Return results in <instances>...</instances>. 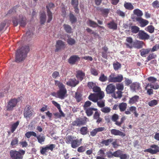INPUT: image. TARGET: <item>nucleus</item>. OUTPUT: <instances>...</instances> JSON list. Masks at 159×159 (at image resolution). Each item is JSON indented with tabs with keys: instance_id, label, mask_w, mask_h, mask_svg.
I'll return each mask as SVG.
<instances>
[{
	"instance_id": "aec40b11",
	"label": "nucleus",
	"mask_w": 159,
	"mask_h": 159,
	"mask_svg": "<svg viewBox=\"0 0 159 159\" xmlns=\"http://www.w3.org/2000/svg\"><path fill=\"white\" fill-rule=\"evenodd\" d=\"M76 76L78 80L81 81L85 76V74L81 70H78L76 72Z\"/></svg>"
},
{
	"instance_id": "6e6d98bb",
	"label": "nucleus",
	"mask_w": 159,
	"mask_h": 159,
	"mask_svg": "<svg viewBox=\"0 0 159 159\" xmlns=\"http://www.w3.org/2000/svg\"><path fill=\"white\" fill-rule=\"evenodd\" d=\"M46 147L47 150H50L51 151H52L54 148L56 147V145L54 144H48L46 145Z\"/></svg>"
},
{
	"instance_id": "412c9836",
	"label": "nucleus",
	"mask_w": 159,
	"mask_h": 159,
	"mask_svg": "<svg viewBox=\"0 0 159 159\" xmlns=\"http://www.w3.org/2000/svg\"><path fill=\"white\" fill-rule=\"evenodd\" d=\"M84 110L85 111V112L88 116H91L93 113V111H97L98 109L97 108H94L90 107L85 109Z\"/></svg>"
},
{
	"instance_id": "f03ea898",
	"label": "nucleus",
	"mask_w": 159,
	"mask_h": 159,
	"mask_svg": "<svg viewBox=\"0 0 159 159\" xmlns=\"http://www.w3.org/2000/svg\"><path fill=\"white\" fill-rule=\"evenodd\" d=\"M29 51V47L28 46H23L19 49L16 53L15 61L18 62L24 60Z\"/></svg>"
},
{
	"instance_id": "5701e85b",
	"label": "nucleus",
	"mask_w": 159,
	"mask_h": 159,
	"mask_svg": "<svg viewBox=\"0 0 159 159\" xmlns=\"http://www.w3.org/2000/svg\"><path fill=\"white\" fill-rule=\"evenodd\" d=\"M150 48L142 49L140 50L141 55L143 57H146V55L148 54L151 51Z\"/></svg>"
},
{
	"instance_id": "393cba45",
	"label": "nucleus",
	"mask_w": 159,
	"mask_h": 159,
	"mask_svg": "<svg viewBox=\"0 0 159 159\" xmlns=\"http://www.w3.org/2000/svg\"><path fill=\"white\" fill-rule=\"evenodd\" d=\"M59 113L56 112L53 114L55 117L56 118H60L61 117H64L65 115L61 110H59Z\"/></svg>"
},
{
	"instance_id": "39448f33",
	"label": "nucleus",
	"mask_w": 159,
	"mask_h": 159,
	"mask_svg": "<svg viewBox=\"0 0 159 159\" xmlns=\"http://www.w3.org/2000/svg\"><path fill=\"white\" fill-rule=\"evenodd\" d=\"M19 20L18 21L16 18H13V22L14 25L16 26L18 23L20 26L22 27L24 26L26 24V19L25 18H24L22 15L19 16Z\"/></svg>"
},
{
	"instance_id": "5fc2aeb1",
	"label": "nucleus",
	"mask_w": 159,
	"mask_h": 159,
	"mask_svg": "<svg viewBox=\"0 0 159 159\" xmlns=\"http://www.w3.org/2000/svg\"><path fill=\"white\" fill-rule=\"evenodd\" d=\"M101 10L103 16L104 17L107 16L109 12V10L108 9H102Z\"/></svg>"
},
{
	"instance_id": "e433bc0d",
	"label": "nucleus",
	"mask_w": 159,
	"mask_h": 159,
	"mask_svg": "<svg viewBox=\"0 0 159 159\" xmlns=\"http://www.w3.org/2000/svg\"><path fill=\"white\" fill-rule=\"evenodd\" d=\"M25 136L27 138L29 139L31 136H34V137H36V134L33 131L28 132L26 133L25 134Z\"/></svg>"
},
{
	"instance_id": "7c9ffc66",
	"label": "nucleus",
	"mask_w": 159,
	"mask_h": 159,
	"mask_svg": "<svg viewBox=\"0 0 159 159\" xmlns=\"http://www.w3.org/2000/svg\"><path fill=\"white\" fill-rule=\"evenodd\" d=\"M97 102L98 106L100 108H102L105 106V101L102 99H99L97 100Z\"/></svg>"
},
{
	"instance_id": "e2e57ef3",
	"label": "nucleus",
	"mask_w": 159,
	"mask_h": 159,
	"mask_svg": "<svg viewBox=\"0 0 159 159\" xmlns=\"http://www.w3.org/2000/svg\"><path fill=\"white\" fill-rule=\"evenodd\" d=\"M119 116L118 115L114 114L111 116V120L114 122L116 121L119 119Z\"/></svg>"
},
{
	"instance_id": "052dcab7",
	"label": "nucleus",
	"mask_w": 159,
	"mask_h": 159,
	"mask_svg": "<svg viewBox=\"0 0 159 159\" xmlns=\"http://www.w3.org/2000/svg\"><path fill=\"white\" fill-rule=\"evenodd\" d=\"M152 5L154 8H159V2L158 0H156L153 2Z\"/></svg>"
},
{
	"instance_id": "7ed1b4c3",
	"label": "nucleus",
	"mask_w": 159,
	"mask_h": 159,
	"mask_svg": "<svg viewBox=\"0 0 159 159\" xmlns=\"http://www.w3.org/2000/svg\"><path fill=\"white\" fill-rule=\"evenodd\" d=\"M25 153V151L23 150L19 151L12 150L10 152V155L11 159H22Z\"/></svg>"
},
{
	"instance_id": "1a4fd4ad",
	"label": "nucleus",
	"mask_w": 159,
	"mask_h": 159,
	"mask_svg": "<svg viewBox=\"0 0 159 159\" xmlns=\"http://www.w3.org/2000/svg\"><path fill=\"white\" fill-rule=\"evenodd\" d=\"M55 46L56 48L55 50V52H57L65 48V42L61 40H58L57 41Z\"/></svg>"
},
{
	"instance_id": "09e8293b",
	"label": "nucleus",
	"mask_w": 159,
	"mask_h": 159,
	"mask_svg": "<svg viewBox=\"0 0 159 159\" xmlns=\"http://www.w3.org/2000/svg\"><path fill=\"white\" fill-rule=\"evenodd\" d=\"M122 153V151L120 150H118L114 152V157H119L121 154Z\"/></svg>"
},
{
	"instance_id": "a18cd8bd",
	"label": "nucleus",
	"mask_w": 159,
	"mask_h": 159,
	"mask_svg": "<svg viewBox=\"0 0 159 159\" xmlns=\"http://www.w3.org/2000/svg\"><path fill=\"white\" fill-rule=\"evenodd\" d=\"M64 28L65 31L67 33H71L72 31L71 27L69 25H64Z\"/></svg>"
},
{
	"instance_id": "69168bd1",
	"label": "nucleus",
	"mask_w": 159,
	"mask_h": 159,
	"mask_svg": "<svg viewBox=\"0 0 159 159\" xmlns=\"http://www.w3.org/2000/svg\"><path fill=\"white\" fill-rule=\"evenodd\" d=\"M120 159H127L129 158V156L126 154H123V152L122 153L120 157Z\"/></svg>"
},
{
	"instance_id": "f8f14e48",
	"label": "nucleus",
	"mask_w": 159,
	"mask_h": 159,
	"mask_svg": "<svg viewBox=\"0 0 159 159\" xmlns=\"http://www.w3.org/2000/svg\"><path fill=\"white\" fill-rule=\"evenodd\" d=\"M54 6V4L52 3H49L48 5L46 6L48 16V20H47V22L48 23L49 22L52 20V13L50 11L49 8H52Z\"/></svg>"
},
{
	"instance_id": "603ef678",
	"label": "nucleus",
	"mask_w": 159,
	"mask_h": 159,
	"mask_svg": "<svg viewBox=\"0 0 159 159\" xmlns=\"http://www.w3.org/2000/svg\"><path fill=\"white\" fill-rule=\"evenodd\" d=\"M70 21L72 23L75 22L76 21V18L72 14L70 13L69 16Z\"/></svg>"
},
{
	"instance_id": "79ce46f5",
	"label": "nucleus",
	"mask_w": 159,
	"mask_h": 159,
	"mask_svg": "<svg viewBox=\"0 0 159 159\" xmlns=\"http://www.w3.org/2000/svg\"><path fill=\"white\" fill-rule=\"evenodd\" d=\"M145 30L150 33H152L154 31V28L152 25H149L146 28Z\"/></svg>"
},
{
	"instance_id": "49530a36",
	"label": "nucleus",
	"mask_w": 159,
	"mask_h": 159,
	"mask_svg": "<svg viewBox=\"0 0 159 159\" xmlns=\"http://www.w3.org/2000/svg\"><path fill=\"white\" fill-rule=\"evenodd\" d=\"M115 77V74L113 73L111 74L108 77V81L110 82L114 83Z\"/></svg>"
},
{
	"instance_id": "0eeeda50",
	"label": "nucleus",
	"mask_w": 159,
	"mask_h": 159,
	"mask_svg": "<svg viewBox=\"0 0 159 159\" xmlns=\"http://www.w3.org/2000/svg\"><path fill=\"white\" fill-rule=\"evenodd\" d=\"M144 151L149 152L152 154H156L159 152V147L155 144L152 145L150 146V148L146 149Z\"/></svg>"
},
{
	"instance_id": "20e7f679",
	"label": "nucleus",
	"mask_w": 159,
	"mask_h": 159,
	"mask_svg": "<svg viewBox=\"0 0 159 159\" xmlns=\"http://www.w3.org/2000/svg\"><path fill=\"white\" fill-rule=\"evenodd\" d=\"M104 93L103 91H101L96 93L91 94L88 97L89 99L92 101L96 102L99 99H102L104 96Z\"/></svg>"
},
{
	"instance_id": "de8ad7c7",
	"label": "nucleus",
	"mask_w": 159,
	"mask_h": 159,
	"mask_svg": "<svg viewBox=\"0 0 159 159\" xmlns=\"http://www.w3.org/2000/svg\"><path fill=\"white\" fill-rule=\"evenodd\" d=\"M116 87L117 90L121 91L124 89V86L122 83H118L116 84Z\"/></svg>"
},
{
	"instance_id": "2f4dec72",
	"label": "nucleus",
	"mask_w": 159,
	"mask_h": 159,
	"mask_svg": "<svg viewBox=\"0 0 159 159\" xmlns=\"http://www.w3.org/2000/svg\"><path fill=\"white\" fill-rule=\"evenodd\" d=\"M122 96V92L121 91H118L116 93H114L112 94V97L113 98L117 99L118 98H120Z\"/></svg>"
},
{
	"instance_id": "b1692460",
	"label": "nucleus",
	"mask_w": 159,
	"mask_h": 159,
	"mask_svg": "<svg viewBox=\"0 0 159 159\" xmlns=\"http://www.w3.org/2000/svg\"><path fill=\"white\" fill-rule=\"evenodd\" d=\"M94 114L93 117L94 119L97 120L96 122L99 123L102 121V119L100 117V114L97 111H96Z\"/></svg>"
},
{
	"instance_id": "3c124183",
	"label": "nucleus",
	"mask_w": 159,
	"mask_h": 159,
	"mask_svg": "<svg viewBox=\"0 0 159 159\" xmlns=\"http://www.w3.org/2000/svg\"><path fill=\"white\" fill-rule=\"evenodd\" d=\"M113 67L115 70H117L121 67V64L118 62H116L113 64Z\"/></svg>"
},
{
	"instance_id": "4be33fe9",
	"label": "nucleus",
	"mask_w": 159,
	"mask_h": 159,
	"mask_svg": "<svg viewBox=\"0 0 159 159\" xmlns=\"http://www.w3.org/2000/svg\"><path fill=\"white\" fill-rule=\"evenodd\" d=\"M79 81L75 79H70L66 83L68 85L73 87L75 86L79 83Z\"/></svg>"
},
{
	"instance_id": "9d476101",
	"label": "nucleus",
	"mask_w": 159,
	"mask_h": 159,
	"mask_svg": "<svg viewBox=\"0 0 159 159\" xmlns=\"http://www.w3.org/2000/svg\"><path fill=\"white\" fill-rule=\"evenodd\" d=\"M116 88V86L113 84H110L107 86L106 91L107 94H113L115 92Z\"/></svg>"
},
{
	"instance_id": "680f3d73",
	"label": "nucleus",
	"mask_w": 159,
	"mask_h": 159,
	"mask_svg": "<svg viewBox=\"0 0 159 159\" xmlns=\"http://www.w3.org/2000/svg\"><path fill=\"white\" fill-rule=\"evenodd\" d=\"M147 79L149 82H150L151 83H152V84L156 82L157 80V79L156 78L152 76L148 78Z\"/></svg>"
},
{
	"instance_id": "f257e3e1",
	"label": "nucleus",
	"mask_w": 159,
	"mask_h": 159,
	"mask_svg": "<svg viewBox=\"0 0 159 159\" xmlns=\"http://www.w3.org/2000/svg\"><path fill=\"white\" fill-rule=\"evenodd\" d=\"M55 84L58 86L59 89L57 92H53L52 93V95L56 98L61 99H63L67 96V90L65 88V85L60 81L55 80Z\"/></svg>"
},
{
	"instance_id": "4c0bfd02",
	"label": "nucleus",
	"mask_w": 159,
	"mask_h": 159,
	"mask_svg": "<svg viewBox=\"0 0 159 159\" xmlns=\"http://www.w3.org/2000/svg\"><path fill=\"white\" fill-rule=\"evenodd\" d=\"M131 32L134 34H136L139 31V28L136 26H132L131 27Z\"/></svg>"
},
{
	"instance_id": "774afa93",
	"label": "nucleus",
	"mask_w": 159,
	"mask_h": 159,
	"mask_svg": "<svg viewBox=\"0 0 159 159\" xmlns=\"http://www.w3.org/2000/svg\"><path fill=\"white\" fill-rule=\"evenodd\" d=\"M52 76L54 78L56 79L59 76V74L58 72L54 71L52 74Z\"/></svg>"
},
{
	"instance_id": "423d86ee",
	"label": "nucleus",
	"mask_w": 159,
	"mask_h": 159,
	"mask_svg": "<svg viewBox=\"0 0 159 159\" xmlns=\"http://www.w3.org/2000/svg\"><path fill=\"white\" fill-rule=\"evenodd\" d=\"M24 115L26 118L34 116L33 111L30 106L28 105L25 107L24 111Z\"/></svg>"
},
{
	"instance_id": "0e129e2a",
	"label": "nucleus",
	"mask_w": 159,
	"mask_h": 159,
	"mask_svg": "<svg viewBox=\"0 0 159 159\" xmlns=\"http://www.w3.org/2000/svg\"><path fill=\"white\" fill-rule=\"evenodd\" d=\"M90 71L91 74L94 76H97L98 75V71L95 69H91Z\"/></svg>"
},
{
	"instance_id": "ea45409f",
	"label": "nucleus",
	"mask_w": 159,
	"mask_h": 159,
	"mask_svg": "<svg viewBox=\"0 0 159 159\" xmlns=\"http://www.w3.org/2000/svg\"><path fill=\"white\" fill-rule=\"evenodd\" d=\"M40 22L41 24H43L45 23L46 19V15L44 12L42 13L40 16Z\"/></svg>"
},
{
	"instance_id": "f704fd0d",
	"label": "nucleus",
	"mask_w": 159,
	"mask_h": 159,
	"mask_svg": "<svg viewBox=\"0 0 159 159\" xmlns=\"http://www.w3.org/2000/svg\"><path fill=\"white\" fill-rule=\"evenodd\" d=\"M126 41L127 42L129 43V44L128 43H126V46L130 48H132L133 47V46L132 44H131L133 42L132 38L130 37H127Z\"/></svg>"
},
{
	"instance_id": "bb28decb",
	"label": "nucleus",
	"mask_w": 159,
	"mask_h": 159,
	"mask_svg": "<svg viewBox=\"0 0 159 159\" xmlns=\"http://www.w3.org/2000/svg\"><path fill=\"white\" fill-rule=\"evenodd\" d=\"M139 99V97L137 95H135L130 98L129 103L131 104H133L138 102Z\"/></svg>"
},
{
	"instance_id": "c85d7f7f",
	"label": "nucleus",
	"mask_w": 159,
	"mask_h": 159,
	"mask_svg": "<svg viewBox=\"0 0 159 159\" xmlns=\"http://www.w3.org/2000/svg\"><path fill=\"white\" fill-rule=\"evenodd\" d=\"M19 122L18 121L15 123H12L11 125V130L12 133L14 132L19 125Z\"/></svg>"
},
{
	"instance_id": "864d4df0",
	"label": "nucleus",
	"mask_w": 159,
	"mask_h": 159,
	"mask_svg": "<svg viewBox=\"0 0 159 159\" xmlns=\"http://www.w3.org/2000/svg\"><path fill=\"white\" fill-rule=\"evenodd\" d=\"M158 102L156 100H153L151 101L148 103V105L150 107H153L157 105V104Z\"/></svg>"
},
{
	"instance_id": "9b49d317",
	"label": "nucleus",
	"mask_w": 159,
	"mask_h": 159,
	"mask_svg": "<svg viewBox=\"0 0 159 159\" xmlns=\"http://www.w3.org/2000/svg\"><path fill=\"white\" fill-rule=\"evenodd\" d=\"M88 119L86 117H84L83 120H80V119H77L75 120L72 122V124L73 126H80V125H84Z\"/></svg>"
},
{
	"instance_id": "c9c22d12",
	"label": "nucleus",
	"mask_w": 159,
	"mask_h": 159,
	"mask_svg": "<svg viewBox=\"0 0 159 159\" xmlns=\"http://www.w3.org/2000/svg\"><path fill=\"white\" fill-rule=\"evenodd\" d=\"M127 106V104L125 103L122 102L119 105V108L120 110L121 111H123L126 109Z\"/></svg>"
},
{
	"instance_id": "338daca9",
	"label": "nucleus",
	"mask_w": 159,
	"mask_h": 159,
	"mask_svg": "<svg viewBox=\"0 0 159 159\" xmlns=\"http://www.w3.org/2000/svg\"><path fill=\"white\" fill-rule=\"evenodd\" d=\"M75 98L78 102H79L82 99L81 95L79 93H76L75 94Z\"/></svg>"
},
{
	"instance_id": "4d7b16f0",
	"label": "nucleus",
	"mask_w": 159,
	"mask_h": 159,
	"mask_svg": "<svg viewBox=\"0 0 159 159\" xmlns=\"http://www.w3.org/2000/svg\"><path fill=\"white\" fill-rule=\"evenodd\" d=\"M67 42L68 44L70 45H73L75 43V40L72 38H68L67 39Z\"/></svg>"
},
{
	"instance_id": "6ab92c4d",
	"label": "nucleus",
	"mask_w": 159,
	"mask_h": 159,
	"mask_svg": "<svg viewBox=\"0 0 159 159\" xmlns=\"http://www.w3.org/2000/svg\"><path fill=\"white\" fill-rule=\"evenodd\" d=\"M111 133L112 134L116 135H120L124 136L125 134L124 133L116 129H112L111 130Z\"/></svg>"
},
{
	"instance_id": "f3484780",
	"label": "nucleus",
	"mask_w": 159,
	"mask_h": 159,
	"mask_svg": "<svg viewBox=\"0 0 159 159\" xmlns=\"http://www.w3.org/2000/svg\"><path fill=\"white\" fill-rule=\"evenodd\" d=\"M80 57L77 55H74L71 57L68 60V62L70 64H74L77 61L80 60Z\"/></svg>"
},
{
	"instance_id": "ddd939ff",
	"label": "nucleus",
	"mask_w": 159,
	"mask_h": 159,
	"mask_svg": "<svg viewBox=\"0 0 159 159\" xmlns=\"http://www.w3.org/2000/svg\"><path fill=\"white\" fill-rule=\"evenodd\" d=\"M139 38L140 39H147L149 38V36L144 31H140L138 34Z\"/></svg>"
},
{
	"instance_id": "a211bd4d",
	"label": "nucleus",
	"mask_w": 159,
	"mask_h": 159,
	"mask_svg": "<svg viewBox=\"0 0 159 159\" xmlns=\"http://www.w3.org/2000/svg\"><path fill=\"white\" fill-rule=\"evenodd\" d=\"M143 43L142 41L136 40L133 42V47L137 48V49H139L143 47Z\"/></svg>"
},
{
	"instance_id": "8fccbe9b",
	"label": "nucleus",
	"mask_w": 159,
	"mask_h": 159,
	"mask_svg": "<svg viewBox=\"0 0 159 159\" xmlns=\"http://www.w3.org/2000/svg\"><path fill=\"white\" fill-rule=\"evenodd\" d=\"M101 111L103 113H107L110 111L111 109L109 107H103L101 109Z\"/></svg>"
},
{
	"instance_id": "c756f323",
	"label": "nucleus",
	"mask_w": 159,
	"mask_h": 159,
	"mask_svg": "<svg viewBox=\"0 0 159 159\" xmlns=\"http://www.w3.org/2000/svg\"><path fill=\"white\" fill-rule=\"evenodd\" d=\"M133 13L139 17H140L143 15L142 11L139 9H136L133 11Z\"/></svg>"
},
{
	"instance_id": "13d9d810",
	"label": "nucleus",
	"mask_w": 159,
	"mask_h": 159,
	"mask_svg": "<svg viewBox=\"0 0 159 159\" xmlns=\"http://www.w3.org/2000/svg\"><path fill=\"white\" fill-rule=\"evenodd\" d=\"M92 102L89 101H86L83 106L84 109L88 108V107H89L91 105Z\"/></svg>"
},
{
	"instance_id": "473e14b6",
	"label": "nucleus",
	"mask_w": 159,
	"mask_h": 159,
	"mask_svg": "<svg viewBox=\"0 0 159 159\" xmlns=\"http://www.w3.org/2000/svg\"><path fill=\"white\" fill-rule=\"evenodd\" d=\"M149 86H150L151 88H152L155 89H157L159 88V85L157 84L156 83L153 84L152 83H150V84H147L145 88V89H147V88Z\"/></svg>"
},
{
	"instance_id": "2eb2a0df",
	"label": "nucleus",
	"mask_w": 159,
	"mask_h": 159,
	"mask_svg": "<svg viewBox=\"0 0 159 159\" xmlns=\"http://www.w3.org/2000/svg\"><path fill=\"white\" fill-rule=\"evenodd\" d=\"M130 88L133 92H136L141 89L139 84L137 82L134 83L130 86Z\"/></svg>"
},
{
	"instance_id": "6e6552de",
	"label": "nucleus",
	"mask_w": 159,
	"mask_h": 159,
	"mask_svg": "<svg viewBox=\"0 0 159 159\" xmlns=\"http://www.w3.org/2000/svg\"><path fill=\"white\" fill-rule=\"evenodd\" d=\"M17 103V101L16 99H11L8 103L7 107V110L8 111L12 110L13 108L16 106Z\"/></svg>"
},
{
	"instance_id": "cd10ccee",
	"label": "nucleus",
	"mask_w": 159,
	"mask_h": 159,
	"mask_svg": "<svg viewBox=\"0 0 159 159\" xmlns=\"http://www.w3.org/2000/svg\"><path fill=\"white\" fill-rule=\"evenodd\" d=\"M124 7L126 9L129 10H132L134 8L133 5L129 2H125L124 4Z\"/></svg>"
},
{
	"instance_id": "72a5a7b5",
	"label": "nucleus",
	"mask_w": 159,
	"mask_h": 159,
	"mask_svg": "<svg viewBox=\"0 0 159 159\" xmlns=\"http://www.w3.org/2000/svg\"><path fill=\"white\" fill-rule=\"evenodd\" d=\"M108 27L110 29L116 30L117 29V25L114 22H111L108 24Z\"/></svg>"
},
{
	"instance_id": "4468645a",
	"label": "nucleus",
	"mask_w": 159,
	"mask_h": 159,
	"mask_svg": "<svg viewBox=\"0 0 159 159\" xmlns=\"http://www.w3.org/2000/svg\"><path fill=\"white\" fill-rule=\"evenodd\" d=\"M136 20V21L139 23L140 24V26L142 27L145 26L149 23L148 21L143 19L141 17H137Z\"/></svg>"
},
{
	"instance_id": "bf43d9fd",
	"label": "nucleus",
	"mask_w": 159,
	"mask_h": 159,
	"mask_svg": "<svg viewBox=\"0 0 159 159\" xmlns=\"http://www.w3.org/2000/svg\"><path fill=\"white\" fill-rule=\"evenodd\" d=\"M71 4L74 7H78L79 4L78 0H71Z\"/></svg>"
},
{
	"instance_id": "58836bf2",
	"label": "nucleus",
	"mask_w": 159,
	"mask_h": 159,
	"mask_svg": "<svg viewBox=\"0 0 159 159\" xmlns=\"http://www.w3.org/2000/svg\"><path fill=\"white\" fill-rule=\"evenodd\" d=\"M123 79V76L121 75H118L115 77L114 83L121 82L122 80Z\"/></svg>"
},
{
	"instance_id": "37998d69",
	"label": "nucleus",
	"mask_w": 159,
	"mask_h": 159,
	"mask_svg": "<svg viewBox=\"0 0 159 159\" xmlns=\"http://www.w3.org/2000/svg\"><path fill=\"white\" fill-rule=\"evenodd\" d=\"M88 129L86 127H83L80 129L81 134L83 135L86 134L88 132Z\"/></svg>"
},
{
	"instance_id": "c03bdc74",
	"label": "nucleus",
	"mask_w": 159,
	"mask_h": 159,
	"mask_svg": "<svg viewBox=\"0 0 159 159\" xmlns=\"http://www.w3.org/2000/svg\"><path fill=\"white\" fill-rule=\"evenodd\" d=\"M157 57V55L155 53H152L150 54L147 57L146 61L147 62L152 59H154Z\"/></svg>"
},
{
	"instance_id": "a19ab883",
	"label": "nucleus",
	"mask_w": 159,
	"mask_h": 159,
	"mask_svg": "<svg viewBox=\"0 0 159 159\" xmlns=\"http://www.w3.org/2000/svg\"><path fill=\"white\" fill-rule=\"evenodd\" d=\"M107 77L105 75L103 74H101L99 78V80L101 82H104L107 80Z\"/></svg>"
},
{
	"instance_id": "a878e982",
	"label": "nucleus",
	"mask_w": 159,
	"mask_h": 159,
	"mask_svg": "<svg viewBox=\"0 0 159 159\" xmlns=\"http://www.w3.org/2000/svg\"><path fill=\"white\" fill-rule=\"evenodd\" d=\"M87 23L88 25L93 28H95L99 26L96 23L91 20H89L87 21Z\"/></svg>"
},
{
	"instance_id": "dca6fc26",
	"label": "nucleus",
	"mask_w": 159,
	"mask_h": 159,
	"mask_svg": "<svg viewBox=\"0 0 159 159\" xmlns=\"http://www.w3.org/2000/svg\"><path fill=\"white\" fill-rule=\"evenodd\" d=\"M82 140H69L71 142V146L73 148H75L80 145Z\"/></svg>"
}]
</instances>
